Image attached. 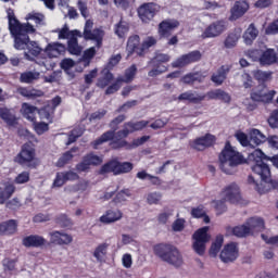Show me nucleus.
Returning a JSON list of instances; mask_svg holds the SVG:
<instances>
[{
  "label": "nucleus",
  "mask_w": 278,
  "mask_h": 278,
  "mask_svg": "<svg viewBox=\"0 0 278 278\" xmlns=\"http://www.w3.org/2000/svg\"><path fill=\"white\" fill-rule=\"evenodd\" d=\"M9 29L14 37L15 49L28 50V52H25L27 60H34V58L40 55L42 48H40L36 41H29V35H27L36 31V28H34L31 24H21L14 15L9 14ZM30 55H33V58Z\"/></svg>",
  "instance_id": "nucleus-1"
},
{
  "label": "nucleus",
  "mask_w": 278,
  "mask_h": 278,
  "mask_svg": "<svg viewBox=\"0 0 278 278\" xmlns=\"http://www.w3.org/2000/svg\"><path fill=\"white\" fill-rule=\"evenodd\" d=\"M247 160L242 153L238 152L231 143L226 142L224 149L219 153V167L226 175H233L236 168L241 164H244Z\"/></svg>",
  "instance_id": "nucleus-2"
},
{
  "label": "nucleus",
  "mask_w": 278,
  "mask_h": 278,
  "mask_svg": "<svg viewBox=\"0 0 278 278\" xmlns=\"http://www.w3.org/2000/svg\"><path fill=\"white\" fill-rule=\"evenodd\" d=\"M154 253L157 255V257L163 260V262H167V264L175 266V268L184 266V256L181 255V252H179V249L175 248L174 245H155Z\"/></svg>",
  "instance_id": "nucleus-3"
},
{
  "label": "nucleus",
  "mask_w": 278,
  "mask_h": 278,
  "mask_svg": "<svg viewBox=\"0 0 278 278\" xmlns=\"http://www.w3.org/2000/svg\"><path fill=\"white\" fill-rule=\"evenodd\" d=\"M207 231H210V227L204 226L198 229L192 236V240H193L192 249L194 253H197V255H200V256L205 255L206 244L207 242H210V238H211Z\"/></svg>",
  "instance_id": "nucleus-4"
},
{
  "label": "nucleus",
  "mask_w": 278,
  "mask_h": 278,
  "mask_svg": "<svg viewBox=\"0 0 278 278\" xmlns=\"http://www.w3.org/2000/svg\"><path fill=\"white\" fill-rule=\"evenodd\" d=\"M94 22L91 20H87L85 23L84 31L81 33V38L86 40H93L98 49L103 45V38L105 36V31L102 28H94Z\"/></svg>",
  "instance_id": "nucleus-5"
},
{
  "label": "nucleus",
  "mask_w": 278,
  "mask_h": 278,
  "mask_svg": "<svg viewBox=\"0 0 278 278\" xmlns=\"http://www.w3.org/2000/svg\"><path fill=\"white\" fill-rule=\"evenodd\" d=\"M94 22L91 20H87L85 23L84 31L81 33V38L86 40H93L98 49L103 45V38L105 36V31L102 28H94Z\"/></svg>",
  "instance_id": "nucleus-6"
},
{
  "label": "nucleus",
  "mask_w": 278,
  "mask_h": 278,
  "mask_svg": "<svg viewBox=\"0 0 278 278\" xmlns=\"http://www.w3.org/2000/svg\"><path fill=\"white\" fill-rule=\"evenodd\" d=\"M227 31V22L218 20L210 24L201 35V38H218L222 34Z\"/></svg>",
  "instance_id": "nucleus-7"
},
{
  "label": "nucleus",
  "mask_w": 278,
  "mask_h": 278,
  "mask_svg": "<svg viewBox=\"0 0 278 278\" xmlns=\"http://www.w3.org/2000/svg\"><path fill=\"white\" fill-rule=\"evenodd\" d=\"M157 12H160V5L154 2L143 3L138 9V15L142 23H150V21H153Z\"/></svg>",
  "instance_id": "nucleus-8"
},
{
  "label": "nucleus",
  "mask_w": 278,
  "mask_h": 278,
  "mask_svg": "<svg viewBox=\"0 0 278 278\" xmlns=\"http://www.w3.org/2000/svg\"><path fill=\"white\" fill-rule=\"evenodd\" d=\"M36 159V150L34 149V144L31 141L25 143L22 147L21 152L17 154L15 162L21 164L22 166H28L30 162H34Z\"/></svg>",
  "instance_id": "nucleus-9"
},
{
  "label": "nucleus",
  "mask_w": 278,
  "mask_h": 278,
  "mask_svg": "<svg viewBox=\"0 0 278 278\" xmlns=\"http://www.w3.org/2000/svg\"><path fill=\"white\" fill-rule=\"evenodd\" d=\"M239 255H240V250L238 249V243L230 242L224 245L219 257L222 262H224L225 264H229V262H236Z\"/></svg>",
  "instance_id": "nucleus-10"
},
{
  "label": "nucleus",
  "mask_w": 278,
  "mask_h": 278,
  "mask_svg": "<svg viewBox=\"0 0 278 278\" xmlns=\"http://www.w3.org/2000/svg\"><path fill=\"white\" fill-rule=\"evenodd\" d=\"M275 94H277V91L268 90L266 87H261V89L252 91L250 97L252 101L256 103H270L275 98Z\"/></svg>",
  "instance_id": "nucleus-11"
},
{
  "label": "nucleus",
  "mask_w": 278,
  "mask_h": 278,
  "mask_svg": "<svg viewBox=\"0 0 278 278\" xmlns=\"http://www.w3.org/2000/svg\"><path fill=\"white\" fill-rule=\"evenodd\" d=\"M99 164H103V156L87 154L83 162L76 166V170H78V173H84L88 170L90 166H99Z\"/></svg>",
  "instance_id": "nucleus-12"
},
{
  "label": "nucleus",
  "mask_w": 278,
  "mask_h": 278,
  "mask_svg": "<svg viewBox=\"0 0 278 278\" xmlns=\"http://www.w3.org/2000/svg\"><path fill=\"white\" fill-rule=\"evenodd\" d=\"M223 199L225 201H229L230 203H240V199L242 197L240 195V187L236 184L228 185L222 192Z\"/></svg>",
  "instance_id": "nucleus-13"
},
{
  "label": "nucleus",
  "mask_w": 278,
  "mask_h": 278,
  "mask_svg": "<svg viewBox=\"0 0 278 278\" xmlns=\"http://www.w3.org/2000/svg\"><path fill=\"white\" fill-rule=\"evenodd\" d=\"M179 27V22L177 20H165L159 25V36L161 38H170L173 31Z\"/></svg>",
  "instance_id": "nucleus-14"
},
{
  "label": "nucleus",
  "mask_w": 278,
  "mask_h": 278,
  "mask_svg": "<svg viewBox=\"0 0 278 278\" xmlns=\"http://www.w3.org/2000/svg\"><path fill=\"white\" fill-rule=\"evenodd\" d=\"M126 51L128 53L127 58H129V55H134V53H137V55L140 56L144 54V48L140 46V36L134 35L128 38Z\"/></svg>",
  "instance_id": "nucleus-15"
},
{
  "label": "nucleus",
  "mask_w": 278,
  "mask_h": 278,
  "mask_svg": "<svg viewBox=\"0 0 278 278\" xmlns=\"http://www.w3.org/2000/svg\"><path fill=\"white\" fill-rule=\"evenodd\" d=\"M123 218V211L118 208H110L102 216H100L99 220L103 225H112V223H118Z\"/></svg>",
  "instance_id": "nucleus-16"
},
{
  "label": "nucleus",
  "mask_w": 278,
  "mask_h": 278,
  "mask_svg": "<svg viewBox=\"0 0 278 278\" xmlns=\"http://www.w3.org/2000/svg\"><path fill=\"white\" fill-rule=\"evenodd\" d=\"M249 11V2L244 0L236 1L233 7L230 10V17L229 21H238V18H241V16H244L247 12Z\"/></svg>",
  "instance_id": "nucleus-17"
},
{
  "label": "nucleus",
  "mask_w": 278,
  "mask_h": 278,
  "mask_svg": "<svg viewBox=\"0 0 278 278\" xmlns=\"http://www.w3.org/2000/svg\"><path fill=\"white\" fill-rule=\"evenodd\" d=\"M50 242L52 244H71L73 242V236L64 232V231H52L49 233Z\"/></svg>",
  "instance_id": "nucleus-18"
},
{
  "label": "nucleus",
  "mask_w": 278,
  "mask_h": 278,
  "mask_svg": "<svg viewBox=\"0 0 278 278\" xmlns=\"http://www.w3.org/2000/svg\"><path fill=\"white\" fill-rule=\"evenodd\" d=\"M229 71H231V66L222 65L216 73H214L211 77V81L215 84V86H223L225 84V79H227V75H229Z\"/></svg>",
  "instance_id": "nucleus-19"
},
{
  "label": "nucleus",
  "mask_w": 278,
  "mask_h": 278,
  "mask_svg": "<svg viewBox=\"0 0 278 278\" xmlns=\"http://www.w3.org/2000/svg\"><path fill=\"white\" fill-rule=\"evenodd\" d=\"M22 243L28 249L29 248L38 249V248L45 247V244H47V239L43 238L42 236L30 235V236L25 237L23 239Z\"/></svg>",
  "instance_id": "nucleus-20"
},
{
  "label": "nucleus",
  "mask_w": 278,
  "mask_h": 278,
  "mask_svg": "<svg viewBox=\"0 0 278 278\" xmlns=\"http://www.w3.org/2000/svg\"><path fill=\"white\" fill-rule=\"evenodd\" d=\"M204 96H205V99L206 98L208 99V101L219 100V101H224V103L231 102V96H229V93L223 89H215V90L207 91L206 94Z\"/></svg>",
  "instance_id": "nucleus-21"
},
{
  "label": "nucleus",
  "mask_w": 278,
  "mask_h": 278,
  "mask_svg": "<svg viewBox=\"0 0 278 278\" xmlns=\"http://www.w3.org/2000/svg\"><path fill=\"white\" fill-rule=\"evenodd\" d=\"M110 249L109 243H100L94 248L92 255L99 264H105L108 260V250Z\"/></svg>",
  "instance_id": "nucleus-22"
},
{
  "label": "nucleus",
  "mask_w": 278,
  "mask_h": 278,
  "mask_svg": "<svg viewBox=\"0 0 278 278\" xmlns=\"http://www.w3.org/2000/svg\"><path fill=\"white\" fill-rule=\"evenodd\" d=\"M277 52L275 49H267L264 52H261V66H273L277 64Z\"/></svg>",
  "instance_id": "nucleus-23"
},
{
  "label": "nucleus",
  "mask_w": 278,
  "mask_h": 278,
  "mask_svg": "<svg viewBox=\"0 0 278 278\" xmlns=\"http://www.w3.org/2000/svg\"><path fill=\"white\" fill-rule=\"evenodd\" d=\"M250 236L264 229V219L262 217H251L245 222Z\"/></svg>",
  "instance_id": "nucleus-24"
},
{
  "label": "nucleus",
  "mask_w": 278,
  "mask_h": 278,
  "mask_svg": "<svg viewBox=\"0 0 278 278\" xmlns=\"http://www.w3.org/2000/svg\"><path fill=\"white\" fill-rule=\"evenodd\" d=\"M65 51L66 46L60 42L49 43L46 48V53L49 58H60V55H62V53H65Z\"/></svg>",
  "instance_id": "nucleus-25"
},
{
  "label": "nucleus",
  "mask_w": 278,
  "mask_h": 278,
  "mask_svg": "<svg viewBox=\"0 0 278 278\" xmlns=\"http://www.w3.org/2000/svg\"><path fill=\"white\" fill-rule=\"evenodd\" d=\"M179 101H189L190 103H201L205 101V94L197 91H186L178 97Z\"/></svg>",
  "instance_id": "nucleus-26"
},
{
  "label": "nucleus",
  "mask_w": 278,
  "mask_h": 278,
  "mask_svg": "<svg viewBox=\"0 0 278 278\" xmlns=\"http://www.w3.org/2000/svg\"><path fill=\"white\" fill-rule=\"evenodd\" d=\"M0 118L7 123L10 127H14L17 123L16 114H14V110L8 108H0Z\"/></svg>",
  "instance_id": "nucleus-27"
},
{
  "label": "nucleus",
  "mask_w": 278,
  "mask_h": 278,
  "mask_svg": "<svg viewBox=\"0 0 278 278\" xmlns=\"http://www.w3.org/2000/svg\"><path fill=\"white\" fill-rule=\"evenodd\" d=\"M109 144L111 149L131 150V149H136V147H140V144H142V141L113 140Z\"/></svg>",
  "instance_id": "nucleus-28"
},
{
  "label": "nucleus",
  "mask_w": 278,
  "mask_h": 278,
  "mask_svg": "<svg viewBox=\"0 0 278 278\" xmlns=\"http://www.w3.org/2000/svg\"><path fill=\"white\" fill-rule=\"evenodd\" d=\"M59 40H71L73 37L78 36L81 38V31L78 29L71 30L68 29V25H64L63 28L58 30Z\"/></svg>",
  "instance_id": "nucleus-29"
},
{
  "label": "nucleus",
  "mask_w": 278,
  "mask_h": 278,
  "mask_svg": "<svg viewBox=\"0 0 278 278\" xmlns=\"http://www.w3.org/2000/svg\"><path fill=\"white\" fill-rule=\"evenodd\" d=\"M36 112H38V108L29 103L22 104V114L24 118H27L30 123H36Z\"/></svg>",
  "instance_id": "nucleus-30"
},
{
  "label": "nucleus",
  "mask_w": 278,
  "mask_h": 278,
  "mask_svg": "<svg viewBox=\"0 0 278 278\" xmlns=\"http://www.w3.org/2000/svg\"><path fill=\"white\" fill-rule=\"evenodd\" d=\"M16 220L10 219L0 224V235L1 236H10L12 233H16Z\"/></svg>",
  "instance_id": "nucleus-31"
},
{
  "label": "nucleus",
  "mask_w": 278,
  "mask_h": 278,
  "mask_svg": "<svg viewBox=\"0 0 278 278\" xmlns=\"http://www.w3.org/2000/svg\"><path fill=\"white\" fill-rule=\"evenodd\" d=\"M17 93L21 94V97H25L26 99H36L38 97H45V92H42V90L27 89L25 87L17 88Z\"/></svg>",
  "instance_id": "nucleus-32"
},
{
  "label": "nucleus",
  "mask_w": 278,
  "mask_h": 278,
  "mask_svg": "<svg viewBox=\"0 0 278 278\" xmlns=\"http://www.w3.org/2000/svg\"><path fill=\"white\" fill-rule=\"evenodd\" d=\"M138 73V67L136 64L131 65L125 71V77H117V84H129L134 81V77H136V74Z\"/></svg>",
  "instance_id": "nucleus-33"
},
{
  "label": "nucleus",
  "mask_w": 278,
  "mask_h": 278,
  "mask_svg": "<svg viewBox=\"0 0 278 278\" xmlns=\"http://www.w3.org/2000/svg\"><path fill=\"white\" fill-rule=\"evenodd\" d=\"M77 38H79V36H74L67 41V51L72 55H81V51H84V48L79 46Z\"/></svg>",
  "instance_id": "nucleus-34"
},
{
  "label": "nucleus",
  "mask_w": 278,
  "mask_h": 278,
  "mask_svg": "<svg viewBox=\"0 0 278 278\" xmlns=\"http://www.w3.org/2000/svg\"><path fill=\"white\" fill-rule=\"evenodd\" d=\"M102 77L98 79L97 86L98 88H105L112 84V80L114 79V75L111 73L110 70L104 68L101 72Z\"/></svg>",
  "instance_id": "nucleus-35"
},
{
  "label": "nucleus",
  "mask_w": 278,
  "mask_h": 278,
  "mask_svg": "<svg viewBox=\"0 0 278 278\" xmlns=\"http://www.w3.org/2000/svg\"><path fill=\"white\" fill-rule=\"evenodd\" d=\"M260 30L256 29L255 24H250L248 29L243 34V40L245 45H253V40L257 38Z\"/></svg>",
  "instance_id": "nucleus-36"
},
{
  "label": "nucleus",
  "mask_w": 278,
  "mask_h": 278,
  "mask_svg": "<svg viewBox=\"0 0 278 278\" xmlns=\"http://www.w3.org/2000/svg\"><path fill=\"white\" fill-rule=\"evenodd\" d=\"M38 79H40V73L36 71L24 72L20 76L22 84H34V81H38Z\"/></svg>",
  "instance_id": "nucleus-37"
},
{
  "label": "nucleus",
  "mask_w": 278,
  "mask_h": 278,
  "mask_svg": "<svg viewBox=\"0 0 278 278\" xmlns=\"http://www.w3.org/2000/svg\"><path fill=\"white\" fill-rule=\"evenodd\" d=\"M205 79V74L201 73V72H195V73H189L187 75H185L181 78V81L184 84H193L194 81H199V84L203 83V80Z\"/></svg>",
  "instance_id": "nucleus-38"
},
{
  "label": "nucleus",
  "mask_w": 278,
  "mask_h": 278,
  "mask_svg": "<svg viewBox=\"0 0 278 278\" xmlns=\"http://www.w3.org/2000/svg\"><path fill=\"white\" fill-rule=\"evenodd\" d=\"M223 242H225V238L223 237V235L217 236L215 241L211 245L210 255H212L213 257H216L218 253H220Z\"/></svg>",
  "instance_id": "nucleus-39"
},
{
  "label": "nucleus",
  "mask_w": 278,
  "mask_h": 278,
  "mask_svg": "<svg viewBox=\"0 0 278 278\" xmlns=\"http://www.w3.org/2000/svg\"><path fill=\"white\" fill-rule=\"evenodd\" d=\"M14 185H7L4 189L0 187V205H3L14 194Z\"/></svg>",
  "instance_id": "nucleus-40"
},
{
  "label": "nucleus",
  "mask_w": 278,
  "mask_h": 278,
  "mask_svg": "<svg viewBox=\"0 0 278 278\" xmlns=\"http://www.w3.org/2000/svg\"><path fill=\"white\" fill-rule=\"evenodd\" d=\"M214 143L212 140H192L190 141V147L195 149V151H205L207 147H212Z\"/></svg>",
  "instance_id": "nucleus-41"
},
{
  "label": "nucleus",
  "mask_w": 278,
  "mask_h": 278,
  "mask_svg": "<svg viewBox=\"0 0 278 278\" xmlns=\"http://www.w3.org/2000/svg\"><path fill=\"white\" fill-rule=\"evenodd\" d=\"M116 166H117V161L112 160L101 166V168L99 170V175H108V173H113V175H116V170H117Z\"/></svg>",
  "instance_id": "nucleus-42"
},
{
  "label": "nucleus",
  "mask_w": 278,
  "mask_h": 278,
  "mask_svg": "<svg viewBox=\"0 0 278 278\" xmlns=\"http://www.w3.org/2000/svg\"><path fill=\"white\" fill-rule=\"evenodd\" d=\"M231 232L237 238H247V236H251V232H249V226H247V223H244L241 226H236L231 229Z\"/></svg>",
  "instance_id": "nucleus-43"
},
{
  "label": "nucleus",
  "mask_w": 278,
  "mask_h": 278,
  "mask_svg": "<svg viewBox=\"0 0 278 278\" xmlns=\"http://www.w3.org/2000/svg\"><path fill=\"white\" fill-rule=\"evenodd\" d=\"M129 31V24L123 20L115 25V34L118 38H125V34Z\"/></svg>",
  "instance_id": "nucleus-44"
},
{
  "label": "nucleus",
  "mask_w": 278,
  "mask_h": 278,
  "mask_svg": "<svg viewBox=\"0 0 278 278\" xmlns=\"http://www.w3.org/2000/svg\"><path fill=\"white\" fill-rule=\"evenodd\" d=\"M254 79L257 81H268L273 79V72H264L262 70H255L252 72Z\"/></svg>",
  "instance_id": "nucleus-45"
},
{
  "label": "nucleus",
  "mask_w": 278,
  "mask_h": 278,
  "mask_svg": "<svg viewBox=\"0 0 278 278\" xmlns=\"http://www.w3.org/2000/svg\"><path fill=\"white\" fill-rule=\"evenodd\" d=\"M240 40V35L236 33H231L227 36L226 40L224 41V46L226 49H233L238 41Z\"/></svg>",
  "instance_id": "nucleus-46"
},
{
  "label": "nucleus",
  "mask_w": 278,
  "mask_h": 278,
  "mask_svg": "<svg viewBox=\"0 0 278 278\" xmlns=\"http://www.w3.org/2000/svg\"><path fill=\"white\" fill-rule=\"evenodd\" d=\"M26 18L35 23L36 27L45 25V15L42 13H29Z\"/></svg>",
  "instance_id": "nucleus-47"
},
{
  "label": "nucleus",
  "mask_w": 278,
  "mask_h": 278,
  "mask_svg": "<svg viewBox=\"0 0 278 278\" xmlns=\"http://www.w3.org/2000/svg\"><path fill=\"white\" fill-rule=\"evenodd\" d=\"M129 199H131V190L123 189L116 194L114 202L115 203H125V201H129Z\"/></svg>",
  "instance_id": "nucleus-48"
},
{
  "label": "nucleus",
  "mask_w": 278,
  "mask_h": 278,
  "mask_svg": "<svg viewBox=\"0 0 278 278\" xmlns=\"http://www.w3.org/2000/svg\"><path fill=\"white\" fill-rule=\"evenodd\" d=\"M134 170V164L130 162L121 163L117 161L116 175H123L124 173H130Z\"/></svg>",
  "instance_id": "nucleus-49"
},
{
  "label": "nucleus",
  "mask_w": 278,
  "mask_h": 278,
  "mask_svg": "<svg viewBox=\"0 0 278 278\" xmlns=\"http://www.w3.org/2000/svg\"><path fill=\"white\" fill-rule=\"evenodd\" d=\"M154 68H152L148 75L149 77H157L160 75H162V73H166L168 71V68L165 65L162 64H156V63H152Z\"/></svg>",
  "instance_id": "nucleus-50"
},
{
  "label": "nucleus",
  "mask_w": 278,
  "mask_h": 278,
  "mask_svg": "<svg viewBox=\"0 0 278 278\" xmlns=\"http://www.w3.org/2000/svg\"><path fill=\"white\" fill-rule=\"evenodd\" d=\"M147 125H149V121H139V122H127V127L130 128V130L132 131H140L142 129H144V127H147Z\"/></svg>",
  "instance_id": "nucleus-51"
},
{
  "label": "nucleus",
  "mask_w": 278,
  "mask_h": 278,
  "mask_svg": "<svg viewBox=\"0 0 278 278\" xmlns=\"http://www.w3.org/2000/svg\"><path fill=\"white\" fill-rule=\"evenodd\" d=\"M191 215L193 216V218H203L204 223H210V217L207 215H205V210L201 206L193 208L191 211Z\"/></svg>",
  "instance_id": "nucleus-52"
},
{
  "label": "nucleus",
  "mask_w": 278,
  "mask_h": 278,
  "mask_svg": "<svg viewBox=\"0 0 278 278\" xmlns=\"http://www.w3.org/2000/svg\"><path fill=\"white\" fill-rule=\"evenodd\" d=\"M188 64L190 63L188 61L187 54H182L172 63V66L173 68H184V66H188Z\"/></svg>",
  "instance_id": "nucleus-53"
},
{
  "label": "nucleus",
  "mask_w": 278,
  "mask_h": 278,
  "mask_svg": "<svg viewBox=\"0 0 278 278\" xmlns=\"http://www.w3.org/2000/svg\"><path fill=\"white\" fill-rule=\"evenodd\" d=\"M166 62H170V55L159 53L151 60L150 64H166Z\"/></svg>",
  "instance_id": "nucleus-54"
},
{
  "label": "nucleus",
  "mask_w": 278,
  "mask_h": 278,
  "mask_svg": "<svg viewBox=\"0 0 278 278\" xmlns=\"http://www.w3.org/2000/svg\"><path fill=\"white\" fill-rule=\"evenodd\" d=\"M66 184V178L64 176V172L56 173L54 181L52 184V188H62Z\"/></svg>",
  "instance_id": "nucleus-55"
},
{
  "label": "nucleus",
  "mask_w": 278,
  "mask_h": 278,
  "mask_svg": "<svg viewBox=\"0 0 278 278\" xmlns=\"http://www.w3.org/2000/svg\"><path fill=\"white\" fill-rule=\"evenodd\" d=\"M149 205H157L162 201V194L159 192H151L147 195Z\"/></svg>",
  "instance_id": "nucleus-56"
},
{
  "label": "nucleus",
  "mask_w": 278,
  "mask_h": 278,
  "mask_svg": "<svg viewBox=\"0 0 278 278\" xmlns=\"http://www.w3.org/2000/svg\"><path fill=\"white\" fill-rule=\"evenodd\" d=\"M138 105V100H131L127 101L123 105H121L118 109H116V114H121V112H127L128 110H131V108H136Z\"/></svg>",
  "instance_id": "nucleus-57"
},
{
  "label": "nucleus",
  "mask_w": 278,
  "mask_h": 278,
  "mask_svg": "<svg viewBox=\"0 0 278 278\" xmlns=\"http://www.w3.org/2000/svg\"><path fill=\"white\" fill-rule=\"evenodd\" d=\"M127 119L126 115H118L117 117L113 118L110 124L109 127H111V129H113L114 131H116L118 129V125H121V123H124V121Z\"/></svg>",
  "instance_id": "nucleus-58"
},
{
  "label": "nucleus",
  "mask_w": 278,
  "mask_h": 278,
  "mask_svg": "<svg viewBox=\"0 0 278 278\" xmlns=\"http://www.w3.org/2000/svg\"><path fill=\"white\" fill-rule=\"evenodd\" d=\"M84 127L78 126L75 127L72 131L68 134V140H77V138H81L84 136Z\"/></svg>",
  "instance_id": "nucleus-59"
},
{
  "label": "nucleus",
  "mask_w": 278,
  "mask_h": 278,
  "mask_svg": "<svg viewBox=\"0 0 278 278\" xmlns=\"http://www.w3.org/2000/svg\"><path fill=\"white\" fill-rule=\"evenodd\" d=\"M122 266L129 269L134 266V256L129 253H125L122 255Z\"/></svg>",
  "instance_id": "nucleus-60"
},
{
  "label": "nucleus",
  "mask_w": 278,
  "mask_h": 278,
  "mask_svg": "<svg viewBox=\"0 0 278 278\" xmlns=\"http://www.w3.org/2000/svg\"><path fill=\"white\" fill-rule=\"evenodd\" d=\"M105 114H108V110L100 109V110L93 112L89 116V121H90V123H92V121H101V119H103L105 117Z\"/></svg>",
  "instance_id": "nucleus-61"
},
{
  "label": "nucleus",
  "mask_w": 278,
  "mask_h": 278,
  "mask_svg": "<svg viewBox=\"0 0 278 278\" xmlns=\"http://www.w3.org/2000/svg\"><path fill=\"white\" fill-rule=\"evenodd\" d=\"M189 64H193L194 62H199L202 58L201 51L194 50L186 54Z\"/></svg>",
  "instance_id": "nucleus-62"
},
{
  "label": "nucleus",
  "mask_w": 278,
  "mask_h": 278,
  "mask_svg": "<svg viewBox=\"0 0 278 278\" xmlns=\"http://www.w3.org/2000/svg\"><path fill=\"white\" fill-rule=\"evenodd\" d=\"M261 238H262V240H264V242L266 244H278V235L273 236V235L267 232V233H263L261 236Z\"/></svg>",
  "instance_id": "nucleus-63"
},
{
  "label": "nucleus",
  "mask_w": 278,
  "mask_h": 278,
  "mask_svg": "<svg viewBox=\"0 0 278 278\" xmlns=\"http://www.w3.org/2000/svg\"><path fill=\"white\" fill-rule=\"evenodd\" d=\"M269 127H273V129L278 128V109L274 110L268 118Z\"/></svg>",
  "instance_id": "nucleus-64"
}]
</instances>
